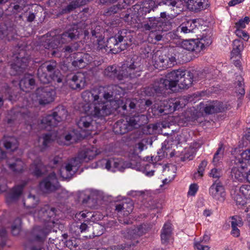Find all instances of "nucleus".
I'll return each mask as SVG.
<instances>
[{
	"mask_svg": "<svg viewBox=\"0 0 250 250\" xmlns=\"http://www.w3.org/2000/svg\"><path fill=\"white\" fill-rule=\"evenodd\" d=\"M44 169L40 157H37L31 165L29 170L30 172L37 177L41 176L43 174V170Z\"/></svg>",
	"mask_w": 250,
	"mask_h": 250,
	"instance_id": "c756f323",
	"label": "nucleus"
},
{
	"mask_svg": "<svg viewBox=\"0 0 250 250\" xmlns=\"http://www.w3.org/2000/svg\"><path fill=\"white\" fill-rule=\"evenodd\" d=\"M145 158L148 162H143L139 167V170L147 176L151 177L154 175L156 164L150 162L152 161V157H146Z\"/></svg>",
	"mask_w": 250,
	"mask_h": 250,
	"instance_id": "bb28decb",
	"label": "nucleus"
},
{
	"mask_svg": "<svg viewBox=\"0 0 250 250\" xmlns=\"http://www.w3.org/2000/svg\"><path fill=\"white\" fill-rule=\"evenodd\" d=\"M145 118L146 116L143 114H139L137 116L135 115L130 117L128 120L127 119V124L130 127V130L133 128L137 127V126H140L142 124L140 123V120Z\"/></svg>",
	"mask_w": 250,
	"mask_h": 250,
	"instance_id": "c9c22d12",
	"label": "nucleus"
},
{
	"mask_svg": "<svg viewBox=\"0 0 250 250\" xmlns=\"http://www.w3.org/2000/svg\"><path fill=\"white\" fill-rule=\"evenodd\" d=\"M152 61L155 68L163 70L172 67L176 62V59L173 56L166 55L161 51H157L152 55Z\"/></svg>",
	"mask_w": 250,
	"mask_h": 250,
	"instance_id": "f8f14e48",
	"label": "nucleus"
},
{
	"mask_svg": "<svg viewBox=\"0 0 250 250\" xmlns=\"http://www.w3.org/2000/svg\"><path fill=\"white\" fill-rule=\"evenodd\" d=\"M57 65V62L55 61L52 60L48 62H46L41 66H43V69H44L45 70L46 69L48 72L51 73L53 72L54 73L55 70H59L58 69H56Z\"/></svg>",
	"mask_w": 250,
	"mask_h": 250,
	"instance_id": "c03bdc74",
	"label": "nucleus"
},
{
	"mask_svg": "<svg viewBox=\"0 0 250 250\" xmlns=\"http://www.w3.org/2000/svg\"><path fill=\"white\" fill-rule=\"evenodd\" d=\"M41 105L49 104L54 101L56 96L55 89L51 86L38 88L33 95Z\"/></svg>",
	"mask_w": 250,
	"mask_h": 250,
	"instance_id": "ddd939ff",
	"label": "nucleus"
},
{
	"mask_svg": "<svg viewBox=\"0 0 250 250\" xmlns=\"http://www.w3.org/2000/svg\"><path fill=\"white\" fill-rule=\"evenodd\" d=\"M197 4L198 7L195 5L196 9H191V11L198 12L206 8L208 6V0H196L194 5Z\"/></svg>",
	"mask_w": 250,
	"mask_h": 250,
	"instance_id": "a18cd8bd",
	"label": "nucleus"
},
{
	"mask_svg": "<svg viewBox=\"0 0 250 250\" xmlns=\"http://www.w3.org/2000/svg\"><path fill=\"white\" fill-rule=\"evenodd\" d=\"M104 215L100 212L96 211L90 217V221L92 222H97L103 219Z\"/></svg>",
	"mask_w": 250,
	"mask_h": 250,
	"instance_id": "bf43d9fd",
	"label": "nucleus"
},
{
	"mask_svg": "<svg viewBox=\"0 0 250 250\" xmlns=\"http://www.w3.org/2000/svg\"><path fill=\"white\" fill-rule=\"evenodd\" d=\"M132 9L134 10L135 14L137 16L146 15L150 12L147 7L144 4V3L141 5L139 4L134 5Z\"/></svg>",
	"mask_w": 250,
	"mask_h": 250,
	"instance_id": "58836bf2",
	"label": "nucleus"
},
{
	"mask_svg": "<svg viewBox=\"0 0 250 250\" xmlns=\"http://www.w3.org/2000/svg\"><path fill=\"white\" fill-rule=\"evenodd\" d=\"M199 187L197 184H192L189 187V190L188 191V195L189 196H194L195 195L197 191L198 190Z\"/></svg>",
	"mask_w": 250,
	"mask_h": 250,
	"instance_id": "13d9d810",
	"label": "nucleus"
},
{
	"mask_svg": "<svg viewBox=\"0 0 250 250\" xmlns=\"http://www.w3.org/2000/svg\"><path fill=\"white\" fill-rule=\"evenodd\" d=\"M90 213V212H86V213L83 211L80 212L76 214L75 218L76 220L82 221L86 217L88 216Z\"/></svg>",
	"mask_w": 250,
	"mask_h": 250,
	"instance_id": "680f3d73",
	"label": "nucleus"
},
{
	"mask_svg": "<svg viewBox=\"0 0 250 250\" xmlns=\"http://www.w3.org/2000/svg\"><path fill=\"white\" fill-rule=\"evenodd\" d=\"M26 184V183L24 182L21 185L15 186L10 189L6 195V201L8 204L16 202L20 198Z\"/></svg>",
	"mask_w": 250,
	"mask_h": 250,
	"instance_id": "aec40b11",
	"label": "nucleus"
},
{
	"mask_svg": "<svg viewBox=\"0 0 250 250\" xmlns=\"http://www.w3.org/2000/svg\"><path fill=\"white\" fill-rule=\"evenodd\" d=\"M8 168L16 174H20L26 169L25 163L20 158L9 160L7 161Z\"/></svg>",
	"mask_w": 250,
	"mask_h": 250,
	"instance_id": "b1692460",
	"label": "nucleus"
},
{
	"mask_svg": "<svg viewBox=\"0 0 250 250\" xmlns=\"http://www.w3.org/2000/svg\"><path fill=\"white\" fill-rule=\"evenodd\" d=\"M2 141L4 147L10 151L16 150L19 147V142L15 137L4 136Z\"/></svg>",
	"mask_w": 250,
	"mask_h": 250,
	"instance_id": "cd10ccee",
	"label": "nucleus"
},
{
	"mask_svg": "<svg viewBox=\"0 0 250 250\" xmlns=\"http://www.w3.org/2000/svg\"><path fill=\"white\" fill-rule=\"evenodd\" d=\"M163 3L167 6H171L172 7L171 10L176 11L173 15L174 16L179 14L181 12V10L178 9L176 5L177 2L174 0H166L163 1Z\"/></svg>",
	"mask_w": 250,
	"mask_h": 250,
	"instance_id": "37998d69",
	"label": "nucleus"
},
{
	"mask_svg": "<svg viewBox=\"0 0 250 250\" xmlns=\"http://www.w3.org/2000/svg\"><path fill=\"white\" fill-rule=\"evenodd\" d=\"M196 23L195 20H189L184 22L177 27L176 31L168 33L167 37L174 39H177L180 36L179 34V32L184 34L194 32V30L197 28Z\"/></svg>",
	"mask_w": 250,
	"mask_h": 250,
	"instance_id": "f3484780",
	"label": "nucleus"
},
{
	"mask_svg": "<svg viewBox=\"0 0 250 250\" xmlns=\"http://www.w3.org/2000/svg\"><path fill=\"white\" fill-rule=\"evenodd\" d=\"M125 120H119L114 125V131L117 134H124L130 130V127L127 124V118Z\"/></svg>",
	"mask_w": 250,
	"mask_h": 250,
	"instance_id": "7c9ffc66",
	"label": "nucleus"
},
{
	"mask_svg": "<svg viewBox=\"0 0 250 250\" xmlns=\"http://www.w3.org/2000/svg\"><path fill=\"white\" fill-rule=\"evenodd\" d=\"M235 33L237 37L243 39L245 41H248L250 37L247 32L241 29H236Z\"/></svg>",
	"mask_w": 250,
	"mask_h": 250,
	"instance_id": "5fc2aeb1",
	"label": "nucleus"
},
{
	"mask_svg": "<svg viewBox=\"0 0 250 250\" xmlns=\"http://www.w3.org/2000/svg\"><path fill=\"white\" fill-rule=\"evenodd\" d=\"M80 35V31L75 27L68 29L62 34H59L58 30L51 31L44 36L42 39V45L46 49H58L63 44L68 42L73 39H76Z\"/></svg>",
	"mask_w": 250,
	"mask_h": 250,
	"instance_id": "423d86ee",
	"label": "nucleus"
},
{
	"mask_svg": "<svg viewBox=\"0 0 250 250\" xmlns=\"http://www.w3.org/2000/svg\"><path fill=\"white\" fill-rule=\"evenodd\" d=\"M133 206L131 201L123 202L116 205L115 210L118 212H123L125 216H127L133 210Z\"/></svg>",
	"mask_w": 250,
	"mask_h": 250,
	"instance_id": "2f4dec72",
	"label": "nucleus"
},
{
	"mask_svg": "<svg viewBox=\"0 0 250 250\" xmlns=\"http://www.w3.org/2000/svg\"><path fill=\"white\" fill-rule=\"evenodd\" d=\"M6 188L7 186L4 179L2 178H0V193L5 191Z\"/></svg>",
	"mask_w": 250,
	"mask_h": 250,
	"instance_id": "69168bd1",
	"label": "nucleus"
},
{
	"mask_svg": "<svg viewBox=\"0 0 250 250\" xmlns=\"http://www.w3.org/2000/svg\"><path fill=\"white\" fill-rule=\"evenodd\" d=\"M15 62L11 64L12 74L19 75L27 66L29 59L26 57L19 58L16 57Z\"/></svg>",
	"mask_w": 250,
	"mask_h": 250,
	"instance_id": "5701e85b",
	"label": "nucleus"
},
{
	"mask_svg": "<svg viewBox=\"0 0 250 250\" xmlns=\"http://www.w3.org/2000/svg\"><path fill=\"white\" fill-rule=\"evenodd\" d=\"M224 149L222 144H220L219 147L214 155L212 162L214 165H217L222 159L224 154Z\"/></svg>",
	"mask_w": 250,
	"mask_h": 250,
	"instance_id": "ea45409f",
	"label": "nucleus"
},
{
	"mask_svg": "<svg viewBox=\"0 0 250 250\" xmlns=\"http://www.w3.org/2000/svg\"><path fill=\"white\" fill-rule=\"evenodd\" d=\"M243 49V42L239 40H234L233 42V48L231 53L232 58L239 57Z\"/></svg>",
	"mask_w": 250,
	"mask_h": 250,
	"instance_id": "f704fd0d",
	"label": "nucleus"
},
{
	"mask_svg": "<svg viewBox=\"0 0 250 250\" xmlns=\"http://www.w3.org/2000/svg\"><path fill=\"white\" fill-rule=\"evenodd\" d=\"M69 87L74 90H81L86 85L85 73L78 72L68 80Z\"/></svg>",
	"mask_w": 250,
	"mask_h": 250,
	"instance_id": "6ab92c4d",
	"label": "nucleus"
},
{
	"mask_svg": "<svg viewBox=\"0 0 250 250\" xmlns=\"http://www.w3.org/2000/svg\"><path fill=\"white\" fill-rule=\"evenodd\" d=\"M163 23L160 21H155L153 22L150 21L149 23L145 24L143 27L145 30L150 31L147 40L149 42L156 43L157 42L162 40L163 35L162 33L166 31L163 27Z\"/></svg>",
	"mask_w": 250,
	"mask_h": 250,
	"instance_id": "9b49d317",
	"label": "nucleus"
},
{
	"mask_svg": "<svg viewBox=\"0 0 250 250\" xmlns=\"http://www.w3.org/2000/svg\"><path fill=\"white\" fill-rule=\"evenodd\" d=\"M77 49L75 47L70 45L66 46L63 49L64 52L68 53H72Z\"/></svg>",
	"mask_w": 250,
	"mask_h": 250,
	"instance_id": "774afa93",
	"label": "nucleus"
},
{
	"mask_svg": "<svg viewBox=\"0 0 250 250\" xmlns=\"http://www.w3.org/2000/svg\"><path fill=\"white\" fill-rule=\"evenodd\" d=\"M21 220L20 218H17L14 221L11 226V232L13 235H18L21 229Z\"/></svg>",
	"mask_w": 250,
	"mask_h": 250,
	"instance_id": "a19ab883",
	"label": "nucleus"
},
{
	"mask_svg": "<svg viewBox=\"0 0 250 250\" xmlns=\"http://www.w3.org/2000/svg\"><path fill=\"white\" fill-rule=\"evenodd\" d=\"M35 84V81L33 76L29 74H25L19 83L21 89L25 92H30L34 88Z\"/></svg>",
	"mask_w": 250,
	"mask_h": 250,
	"instance_id": "a878e982",
	"label": "nucleus"
},
{
	"mask_svg": "<svg viewBox=\"0 0 250 250\" xmlns=\"http://www.w3.org/2000/svg\"><path fill=\"white\" fill-rule=\"evenodd\" d=\"M106 94H108L110 96V98H109V100L110 102H117L116 108H113L112 110V113L114 111H116L117 112L120 113L121 116H127L128 115L132 114V113H129L127 110V104H129V107L130 109V111L134 110L136 106V104L134 102L131 101L130 100H126L125 103L122 100L118 99V100H114L113 99V95L114 92H112L110 94L108 92H106ZM111 103V102H110Z\"/></svg>",
	"mask_w": 250,
	"mask_h": 250,
	"instance_id": "2eb2a0df",
	"label": "nucleus"
},
{
	"mask_svg": "<svg viewBox=\"0 0 250 250\" xmlns=\"http://www.w3.org/2000/svg\"><path fill=\"white\" fill-rule=\"evenodd\" d=\"M242 162L250 164V149H247L241 154Z\"/></svg>",
	"mask_w": 250,
	"mask_h": 250,
	"instance_id": "6e6d98bb",
	"label": "nucleus"
},
{
	"mask_svg": "<svg viewBox=\"0 0 250 250\" xmlns=\"http://www.w3.org/2000/svg\"><path fill=\"white\" fill-rule=\"evenodd\" d=\"M56 209L48 205L38 208L33 212L34 218H39L45 222V227L36 226L31 232V240L24 245L25 250H41L42 243L47 235L51 231L54 224L52 218L56 215Z\"/></svg>",
	"mask_w": 250,
	"mask_h": 250,
	"instance_id": "39448f33",
	"label": "nucleus"
},
{
	"mask_svg": "<svg viewBox=\"0 0 250 250\" xmlns=\"http://www.w3.org/2000/svg\"><path fill=\"white\" fill-rule=\"evenodd\" d=\"M238 228L236 227H231V234L235 237H238L240 235V232Z\"/></svg>",
	"mask_w": 250,
	"mask_h": 250,
	"instance_id": "338daca9",
	"label": "nucleus"
},
{
	"mask_svg": "<svg viewBox=\"0 0 250 250\" xmlns=\"http://www.w3.org/2000/svg\"><path fill=\"white\" fill-rule=\"evenodd\" d=\"M240 192L244 195L245 198L247 201H246L243 199L240 201V200L242 198L238 195L236 197V204L242 206H244L246 205L247 207L245 209V211L247 212L250 211V186L248 185H242L240 188Z\"/></svg>",
	"mask_w": 250,
	"mask_h": 250,
	"instance_id": "4be33fe9",
	"label": "nucleus"
},
{
	"mask_svg": "<svg viewBox=\"0 0 250 250\" xmlns=\"http://www.w3.org/2000/svg\"><path fill=\"white\" fill-rule=\"evenodd\" d=\"M37 76L40 82L43 84H47L52 81L60 83L62 82V75L59 70H55L54 73L47 76L43 69V66H40L38 69Z\"/></svg>",
	"mask_w": 250,
	"mask_h": 250,
	"instance_id": "dca6fc26",
	"label": "nucleus"
},
{
	"mask_svg": "<svg viewBox=\"0 0 250 250\" xmlns=\"http://www.w3.org/2000/svg\"><path fill=\"white\" fill-rule=\"evenodd\" d=\"M65 142L63 143L64 145H69L70 144L77 142L76 139L72 134H68L64 137Z\"/></svg>",
	"mask_w": 250,
	"mask_h": 250,
	"instance_id": "4d7b16f0",
	"label": "nucleus"
},
{
	"mask_svg": "<svg viewBox=\"0 0 250 250\" xmlns=\"http://www.w3.org/2000/svg\"><path fill=\"white\" fill-rule=\"evenodd\" d=\"M209 176L213 178H218L220 177V171L216 168H213L209 173Z\"/></svg>",
	"mask_w": 250,
	"mask_h": 250,
	"instance_id": "0e129e2a",
	"label": "nucleus"
},
{
	"mask_svg": "<svg viewBox=\"0 0 250 250\" xmlns=\"http://www.w3.org/2000/svg\"><path fill=\"white\" fill-rule=\"evenodd\" d=\"M99 163L101 165H104L105 168L108 170H111L112 172L122 170V163L117 159H103Z\"/></svg>",
	"mask_w": 250,
	"mask_h": 250,
	"instance_id": "393cba45",
	"label": "nucleus"
},
{
	"mask_svg": "<svg viewBox=\"0 0 250 250\" xmlns=\"http://www.w3.org/2000/svg\"><path fill=\"white\" fill-rule=\"evenodd\" d=\"M40 188L46 192L55 190L59 186V182L54 172L50 173L40 183Z\"/></svg>",
	"mask_w": 250,
	"mask_h": 250,
	"instance_id": "a211bd4d",
	"label": "nucleus"
},
{
	"mask_svg": "<svg viewBox=\"0 0 250 250\" xmlns=\"http://www.w3.org/2000/svg\"><path fill=\"white\" fill-rule=\"evenodd\" d=\"M243 225L242 218L238 216L231 217V227H241Z\"/></svg>",
	"mask_w": 250,
	"mask_h": 250,
	"instance_id": "3c124183",
	"label": "nucleus"
},
{
	"mask_svg": "<svg viewBox=\"0 0 250 250\" xmlns=\"http://www.w3.org/2000/svg\"><path fill=\"white\" fill-rule=\"evenodd\" d=\"M82 98L86 103L82 106V110L85 115L80 117L77 125L82 130L81 137L85 138L91 135L97 128L93 118L104 121L105 117L111 114L112 110L117 106V102L111 103L108 101L110 96L105 93L104 88L102 86L84 91Z\"/></svg>",
	"mask_w": 250,
	"mask_h": 250,
	"instance_id": "f257e3e1",
	"label": "nucleus"
},
{
	"mask_svg": "<svg viewBox=\"0 0 250 250\" xmlns=\"http://www.w3.org/2000/svg\"><path fill=\"white\" fill-rule=\"evenodd\" d=\"M71 58H73L72 65L76 69L85 68L89 64L98 66L102 63V60L98 61L89 54L83 52L74 53Z\"/></svg>",
	"mask_w": 250,
	"mask_h": 250,
	"instance_id": "1a4fd4ad",
	"label": "nucleus"
},
{
	"mask_svg": "<svg viewBox=\"0 0 250 250\" xmlns=\"http://www.w3.org/2000/svg\"><path fill=\"white\" fill-rule=\"evenodd\" d=\"M245 172L243 167H233L231 170V176L235 179L242 181L245 179Z\"/></svg>",
	"mask_w": 250,
	"mask_h": 250,
	"instance_id": "e433bc0d",
	"label": "nucleus"
},
{
	"mask_svg": "<svg viewBox=\"0 0 250 250\" xmlns=\"http://www.w3.org/2000/svg\"><path fill=\"white\" fill-rule=\"evenodd\" d=\"M208 162L207 161H202L198 166V168L197 172L194 174V178L198 179L201 178L203 175L205 168L207 165Z\"/></svg>",
	"mask_w": 250,
	"mask_h": 250,
	"instance_id": "79ce46f5",
	"label": "nucleus"
},
{
	"mask_svg": "<svg viewBox=\"0 0 250 250\" xmlns=\"http://www.w3.org/2000/svg\"><path fill=\"white\" fill-rule=\"evenodd\" d=\"M243 82L240 81H238L237 85L238 86L239 89L237 90V93H239L241 95H244L245 94V89L243 87Z\"/></svg>",
	"mask_w": 250,
	"mask_h": 250,
	"instance_id": "e2e57ef3",
	"label": "nucleus"
},
{
	"mask_svg": "<svg viewBox=\"0 0 250 250\" xmlns=\"http://www.w3.org/2000/svg\"><path fill=\"white\" fill-rule=\"evenodd\" d=\"M224 109L222 104L218 101L208 102L204 108L206 114H211L214 113L221 112Z\"/></svg>",
	"mask_w": 250,
	"mask_h": 250,
	"instance_id": "c85d7f7f",
	"label": "nucleus"
},
{
	"mask_svg": "<svg viewBox=\"0 0 250 250\" xmlns=\"http://www.w3.org/2000/svg\"><path fill=\"white\" fill-rule=\"evenodd\" d=\"M249 22V17H245L244 19L239 20V21L235 23V27L236 28V29L245 28L246 27V25L248 24Z\"/></svg>",
	"mask_w": 250,
	"mask_h": 250,
	"instance_id": "8fccbe9b",
	"label": "nucleus"
},
{
	"mask_svg": "<svg viewBox=\"0 0 250 250\" xmlns=\"http://www.w3.org/2000/svg\"><path fill=\"white\" fill-rule=\"evenodd\" d=\"M195 250H209L210 247L207 245L203 240L195 241L194 243Z\"/></svg>",
	"mask_w": 250,
	"mask_h": 250,
	"instance_id": "09e8293b",
	"label": "nucleus"
},
{
	"mask_svg": "<svg viewBox=\"0 0 250 250\" xmlns=\"http://www.w3.org/2000/svg\"><path fill=\"white\" fill-rule=\"evenodd\" d=\"M211 42L210 39H207L206 41L204 38H202L200 40L194 39L183 41L181 45L184 49L198 53L200 52L206 46L210 44Z\"/></svg>",
	"mask_w": 250,
	"mask_h": 250,
	"instance_id": "4468645a",
	"label": "nucleus"
},
{
	"mask_svg": "<svg viewBox=\"0 0 250 250\" xmlns=\"http://www.w3.org/2000/svg\"><path fill=\"white\" fill-rule=\"evenodd\" d=\"M101 26L92 24L91 28V38L93 48L102 52H106L107 49L113 53H117L124 50L132 42L131 32L126 29H122L114 36L110 37L105 41L104 36L102 34Z\"/></svg>",
	"mask_w": 250,
	"mask_h": 250,
	"instance_id": "7ed1b4c3",
	"label": "nucleus"
},
{
	"mask_svg": "<svg viewBox=\"0 0 250 250\" xmlns=\"http://www.w3.org/2000/svg\"><path fill=\"white\" fill-rule=\"evenodd\" d=\"M200 147V144L197 142L191 143L189 147L186 149L184 158L189 160H192Z\"/></svg>",
	"mask_w": 250,
	"mask_h": 250,
	"instance_id": "473e14b6",
	"label": "nucleus"
},
{
	"mask_svg": "<svg viewBox=\"0 0 250 250\" xmlns=\"http://www.w3.org/2000/svg\"><path fill=\"white\" fill-rule=\"evenodd\" d=\"M187 101L183 98L170 99L160 102L157 107L160 114H168L184 107Z\"/></svg>",
	"mask_w": 250,
	"mask_h": 250,
	"instance_id": "9d476101",
	"label": "nucleus"
},
{
	"mask_svg": "<svg viewBox=\"0 0 250 250\" xmlns=\"http://www.w3.org/2000/svg\"><path fill=\"white\" fill-rule=\"evenodd\" d=\"M42 139V145L40 146V150L43 151L53 141L52 135L50 133L44 134L42 137L39 138V141Z\"/></svg>",
	"mask_w": 250,
	"mask_h": 250,
	"instance_id": "4c0bfd02",
	"label": "nucleus"
},
{
	"mask_svg": "<svg viewBox=\"0 0 250 250\" xmlns=\"http://www.w3.org/2000/svg\"><path fill=\"white\" fill-rule=\"evenodd\" d=\"M80 6L74 1H71V2L65 8L62 9V13L63 14L69 13Z\"/></svg>",
	"mask_w": 250,
	"mask_h": 250,
	"instance_id": "603ef678",
	"label": "nucleus"
},
{
	"mask_svg": "<svg viewBox=\"0 0 250 250\" xmlns=\"http://www.w3.org/2000/svg\"><path fill=\"white\" fill-rule=\"evenodd\" d=\"M143 3L150 11L154 10V9L158 6V4L153 0H146ZM160 4V3L158 4V5Z\"/></svg>",
	"mask_w": 250,
	"mask_h": 250,
	"instance_id": "864d4df0",
	"label": "nucleus"
},
{
	"mask_svg": "<svg viewBox=\"0 0 250 250\" xmlns=\"http://www.w3.org/2000/svg\"><path fill=\"white\" fill-rule=\"evenodd\" d=\"M183 1L189 10H191V9H196L194 5V3L196 2V0H183ZM197 4H196L195 5L196 7L199 6V5L197 6Z\"/></svg>",
	"mask_w": 250,
	"mask_h": 250,
	"instance_id": "052dcab7",
	"label": "nucleus"
},
{
	"mask_svg": "<svg viewBox=\"0 0 250 250\" xmlns=\"http://www.w3.org/2000/svg\"><path fill=\"white\" fill-rule=\"evenodd\" d=\"M97 154L96 148L93 146L81 149L76 157L69 160L64 167H61L60 169L61 177L63 179L71 178L82 163L92 160Z\"/></svg>",
	"mask_w": 250,
	"mask_h": 250,
	"instance_id": "6e6552de",
	"label": "nucleus"
},
{
	"mask_svg": "<svg viewBox=\"0 0 250 250\" xmlns=\"http://www.w3.org/2000/svg\"><path fill=\"white\" fill-rule=\"evenodd\" d=\"M172 233L171 224L169 222L164 224L161 231V241L163 244H167Z\"/></svg>",
	"mask_w": 250,
	"mask_h": 250,
	"instance_id": "72a5a7b5",
	"label": "nucleus"
},
{
	"mask_svg": "<svg viewBox=\"0 0 250 250\" xmlns=\"http://www.w3.org/2000/svg\"><path fill=\"white\" fill-rule=\"evenodd\" d=\"M209 193L216 200H225L226 192L224 187L220 182L214 183L209 188Z\"/></svg>",
	"mask_w": 250,
	"mask_h": 250,
	"instance_id": "412c9836",
	"label": "nucleus"
},
{
	"mask_svg": "<svg viewBox=\"0 0 250 250\" xmlns=\"http://www.w3.org/2000/svg\"><path fill=\"white\" fill-rule=\"evenodd\" d=\"M67 115V111L63 105H59L55 109L52 114L43 117L41 120L33 115L25 108H13L8 113L7 117L8 124H11L16 120L22 122L24 121L27 127L29 129H46L50 130L55 127L58 124L64 120Z\"/></svg>",
	"mask_w": 250,
	"mask_h": 250,
	"instance_id": "f03ea898",
	"label": "nucleus"
},
{
	"mask_svg": "<svg viewBox=\"0 0 250 250\" xmlns=\"http://www.w3.org/2000/svg\"><path fill=\"white\" fill-rule=\"evenodd\" d=\"M142 69L143 67L140 62H127L123 64L119 70H117L115 65L108 66L104 71V75L105 77L120 81L139 77Z\"/></svg>",
	"mask_w": 250,
	"mask_h": 250,
	"instance_id": "0eeeda50",
	"label": "nucleus"
},
{
	"mask_svg": "<svg viewBox=\"0 0 250 250\" xmlns=\"http://www.w3.org/2000/svg\"><path fill=\"white\" fill-rule=\"evenodd\" d=\"M27 5L25 0H19L16 4L13 6V12L18 13L21 12Z\"/></svg>",
	"mask_w": 250,
	"mask_h": 250,
	"instance_id": "de8ad7c7",
	"label": "nucleus"
},
{
	"mask_svg": "<svg viewBox=\"0 0 250 250\" xmlns=\"http://www.w3.org/2000/svg\"><path fill=\"white\" fill-rule=\"evenodd\" d=\"M198 80L194 78L193 74L190 71L186 74L185 71L176 70L167 74L165 78L155 82L153 86L146 88L145 92L148 96H154L162 94L167 89L176 90L177 85L180 89H186L192 85L194 81Z\"/></svg>",
	"mask_w": 250,
	"mask_h": 250,
	"instance_id": "20e7f679",
	"label": "nucleus"
},
{
	"mask_svg": "<svg viewBox=\"0 0 250 250\" xmlns=\"http://www.w3.org/2000/svg\"><path fill=\"white\" fill-rule=\"evenodd\" d=\"M79 242V240L75 237H71L65 241V245L71 250H74L78 246Z\"/></svg>",
	"mask_w": 250,
	"mask_h": 250,
	"instance_id": "49530a36",
	"label": "nucleus"
}]
</instances>
